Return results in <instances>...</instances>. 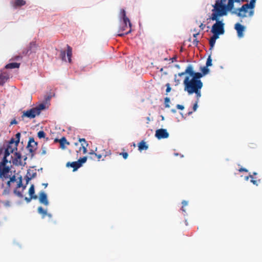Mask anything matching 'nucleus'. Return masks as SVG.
Listing matches in <instances>:
<instances>
[{"mask_svg":"<svg viewBox=\"0 0 262 262\" xmlns=\"http://www.w3.org/2000/svg\"><path fill=\"white\" fill-rule=\"evenodd\" d=\"M199 26L198 28L197 29L194 30L196 33H200L201 31H202L205 30V28H207V29H209L208 27H206L205 25H203L202 23H201L200 24H197Z\"/></svg>","mask_w":262,"mask_h":262,"instance_id":"b1692460","label":"nucleus"},{"mask_svg":"<svg viewBox=\"0 0 262 262\" xmlns=\"http://www.w3.org/2000/svg\"><path fill=\"white\" fill-rule=\"evenodd\" d=\"M214 6L215 4L213 5L211 19L212 20H215L216 23L212 26L211 33H224V24L223 21L219 20L220 18L223 16H219L216 19H213Z\"/></svg>","mask_w":262,"mask_h":262,"instance_id":"20e7f679","label":"nucleus"},{"mask_svg":"<svg viewBox=\"0 0 262 262\" xmlns=\"http://www.w3.org/2000/svg\"><path fill=\"white\" fill-rule=\"evenodd\" d=\"M7 163H8V160L7 159V157H4V158L3 159V161L2 162V164L4 166H5Z\"/></svg>","mask_w":262,"mask_h":262,"instance_id":"58836bf2","label":"nucleus"},{"mask_svg":"<svg viewBox=\"0 0 262 262\" xmlns=\"http://www.w3.org/2000/svg\"><path fill=\"white\" fill-rule=\"evenodd\" d=\"M148 147V146L146 145V142L144 141H141L138 144V149L140 151L147 150Z\"/></svg>","mask_w":262,"mask_h":262,"instance_id":"412c9836","label":"nucleus"},{"mask_svg":"<svg viewBox=\"0 0 262 262\" xmlns=\"http://www.w3.org/2000/svg\"><path fill=\"white\" fill-rule=\"evenodd\" d=\"M37 175L36 172H34L33 170H29L27 171V174L25 177V179L27 181V183L29 182L30 180L34 178Z\"/></svg>","mask_w":262,"mask_h":262,"instance_id":"2eb2a0df","label":"nucleus"},{"mask_svg":"<svg viewBox=\"0 0 262 262\" xmlns=\"http://www.w3.org/2000/svg\"><path fill=\"white\" fill-rule=\"evenodd\" d=\"M244 36V34H237V36L239 39L243 38Z\"/></svg>","mask_w":262,"mask_h":262,"instance_id":"37998d69","label":"nucleus"},{"mask_svg":"<svg viewBox=\"0 0 262 262\" xmlns=\"http://www.w3.org/2000/svg\"><path fill=\"white\" fill-rule=\"evenodd\" d=\"M253 174H254V175H256V174H257V173H256V172H253Z\"/></svg>","mask_w":262,"mask_h":262,"instance_id":"680f3d73","label":"nucleus"},{"mask_svg":"<svg viewBox=\"0 0 262 262\" xmlns=\"http://www.w3.org/2000/svg\"><path fill=\"white\" fill-rule=\"evenodd\" d=\"M15 143H16V140H15L13 138H12L10 140V142H9L8 144L14 145Z\"/></svg>","mask_w":262,"mask_h":262,"instance_id":"ea45409f","label":"nucleus"},{"mask_svg":"<svg viewBox=\"0 0 262 262\" xmlns=\"http://www.w3.org/2000/svg\"><path fill=\"white\" fill-rule=\"evenodd\" d=\"M60 145L61 148L62 149H64L66 147V145H69L70 143L67 141L66 137H62L59 140Z\"/></svg>","mask_w":262,"mask_h":262,"instance_id":"6ab92c4d","label":"nucleus"},{"mask_svg":"<svg viewBox=\"0 0 262 262\" xmlns=\"http://www.w3.org/2000/svg\"><path fill=\"white\" fill-rule=\"evenodd\" d=\"M206 66L207 67H210L212 66V59L211 56L209 55L207 59V61L206 63Z\"/></svg>","mask_w":262,"mask_h":262,"instance_id":"c85d7f7f","label":"nucleus"},{"mask_svg":"<svg viewBox=\"0 0 262 262\" xmlns=\"http://www.w3.org/2000/svg\"><path fill=\"white\" fill-rule=\"evenodd\" d=\"M163 70V68H161L160 71H162Z\"/></svg>","mask_w":262,"mask_h":262,"instance_id":"338daca9","label":"nucleus"},{"mask_svg":"<svg viewBox=\"0 0 262 262\" xmlns=\"http://www.w3.org/2000/svg\"><path fill=\"white\" fill-rule=\"evenodd\" d=\"M174 82H175V85H178L179 84V79H177V75H175V78H174Z\"/></svg>","mask_w":262,"mask_h":262,"instance_id":"a19ab883","label":"nucleus"},{"mask_svg":"<svg viewBox=\"0 0 262 262\" xmlns=\"http://www.w3.org/2000/svg\"><path fill=\"white\" fill-rule=\"evenodd\" d=\"M176 57H174L170 58V60H171V62H174V61L176 60Z\"/></svg>","mask_w":262,"mask_h":262,"instance_id":"8fccbe9b","label":"nucleus"},{"mask_svg":"<svg viewBox=\"0 0 262 262\" xmlns=\"http://www.w3.org/2000/svg\"><path fill=\"white\" fill-rule=\"evenodd\" d=\"M67 167H71L73 168V171H76L77 169L81 167V164L77 161L73 162L72 163L68 162L66 164Z\"/></svg>","mask_w":262,"mask_h":262,"instance_id":"dca6fc26","label":"nucleus"},{"mask_svg":"<svg viewBox=\"0 0 262 262\" xmlns=\"http://www.w3.org/2000/svg\"><path fill=\"white\" fill-rule=\"evenodd\" d=\"M199 99L196 98V101H195V102L193 106V111H195L197 110V108L198 107V103L199 102Z\"/></svg>","mask_w":262,"mask_h":262,"instance_id":"72a5a7b5","label":"nucleus"},{"mask_svg":"<svg viewBox=\"0 0 262 262\" xmlns=\"http://www.w3.org/2000/svg\"><path fill=\"white\" fill-rule=\"evenodd\" d=\"M87 157H83V158H80L78 160V162H79L81 164V166H82V164L84 163H85L86 161Z\"/></svg>","mask_w":262,"mask_h":262,"instance_id":"7c9ffc66","label":"nucleus"},{"mask_svg":"<svg viewBox=\"0 0 262 262\" xmlns=\"http://www.w3.org/2000/svg\"><path fill=\"white\" fill-rule=\"evenodd\" d=\"M27 148L30 152V157L33 158L37 148V143L34 141L33 137L29 138Z\"/></svg>","mask_w":262,"mask_h":262,"instance_id":"0eeeda50","label":"nucleus"},{"mask_svg":"<svg viewBox=\"0 0 262 262\" xmlns=\"http://www.w3.org/2000/svg\"><path fill=\"white\" fill-rule=\"evenodd\" d=\"M17 123V121L15 119L13 120L11 122V125H12V124H16Z\"/></svg>","mask_w":262,"mask_h":262,"instance_id":"a18cd8bd","label":"nucleus"},{"mask_svg":"<svg viewBox=\"0 0 262 262\" xmlns=\"http://www.w3.org/2000/svg\"><path fill=\"white\" fill-rule=\"evenodd\" d=\"M20 63L16 62L10 63L6 65L5 68L8 69H15L19 67Z\"/></svg>","mask_w":262,"mask_h":262,"instance_id":"4be33fe9","label":"nucleus"},{"mask_svg":"<svg viewBox=\"0 0 262 262\" xmlns=\"http://www.w3.org/2000/svg\"><path fill=\"white\" fill-rule=\"evenodd\" d=\"M45 187H47L48 186V183H43L42 184Z\"/></svg>","mask_w":262,"mask_h":262,"instance_id":"864d4df0","label":"nucleus"},{"mask_svg":"<svg viewBox=\"0 0 262 262\" xmlns=\"http://www.w3.org/2000/svg\"><path fill=\"white\" fill-rule=\"evenodd\" d=\"M20 133H18L15 135L16 138V143H15L14 145H11L8 144L7 146V148L6 149L8 151H9V152H12L15 150H17V146L18 145V143L19 142L20 140Z\"/></svg>","mask_w":262,"mask_h":262,"instance_id":"9b49d317","label":"nucleus"},{"mask_svg":"<svg viewBox=\"0 0 262 262\" xmlns=\"http://www.w3.org/2000/svg\"><path fill=\"white\" fill-rule=\"evenodd\" d=\"M166 86L167 87L166 92L167 93H169L171 91V88H170V84L168 83L166 84Z\"/></svg>","mask_w":262,"mask_h":262,"instance_id":"4c0bfd02","label":"nucleus"},{"mask_svg":"<svg viewBox=\"0 0 262 262\" xmlns=\"http://www.w3.org/2000/svg\"><path fill=\"white\" fill-rule=\"evenodd\" d=\"M182 75L189 76L190 78L195 80H201L200 78L204 76L201 73L195 72L192 65L190 64L187 66L184 72H181V76Z\"/></svg>","mask_w":262,"mask_h":262,"instance_id":"39448f33","label":"nucleus"},{"mask_svg":"<svg viewBox=\"0 0 262 262\" xmlns=\"http://www.w3.org/2000/svg\"><path fill=\"white\" fill-rule=\"evenodd\" d=\"M47 216H48V217H49L50 218H51L52 217V214H50V213H47Z\"/></svg>","mask_w":262,"mask_h":262,"instance_id":"3c124183","label":"nucleus"},{"mask_svg":"<svg viewBox=\"0 0 262 262\" xmlns=\"http://www.w3.org/2000/svg\"><path fill=\"white\" fill-rule=\"evenodd\" d=\"M81 148L82 149V150H83V154H86V152H87V149H86V147L87 146H86V144H84L83 143H81Z\"/></svg>","mask_w":262,"mask_h":262,"instance_id":"f704fd0d","label":"nucleus"},{"mask_svg":"<svg viewBox=\"0 0 262 262\" xmlns=\"http://www.w3.org/2000/svg\"><path fill=\"white\" fill-rule=\"evenodd\" d=\"M45 108V105L43 103L40 104L35 107L24 112L21 117L24 118L26 117L30 119L34 118L36 116H38L40 114L41 111Z\"/></svg>","mask_w":262,"mask_h":262,"instance_id":"7ed1b4c3","label":"nucleus"},{"mask_svg":"<svg viewBox=\"0 0 262 262\" xmlns=\"http://www.w3.org/2000/svg\"><path fill=\"white\" fill-rule=\"evenodd\" d=\"M14 181V177L10 179V181Z\"/></svg>","mask_w":262,"mask_h":262,"instance_id":"5fc2aeb1","label":"nucleus"},{"mask_svg":"<svg viewBox=\"0 0 262 262\" xmlns=\"http://www.w3.org/2000/svg\"><path fill=\"white\" fill-rule=\"evenodd\" d=\"M174 155H175V156H178V155H179V154H178V153H176V154H174Z\"/></svg>","mask_w":262,"mask_h":262,"instance_id":"bf43d9fd","label":"nucleus"},{"mask_svg":"<svg viewBox=\"0 0 262 262\" xmlns=\"http://www.w3.org/2000/svg\"><path fill=\"white\" fill-rule=\"evenodd\" d=\"M200 34H193V45H196L199 42L198 40L196 39V36L199 35Z\"/></svg>","mask_w":262,"mask_h":262,"instance_id":"473e14b6","label":"nucleus"},{"mask_svg":"<svg viewBox=\"0 0 262 262\" xmlns=\"http://www.w3.org/2000/svg\"><path fill=\"white\" fill-rule=\"evenodd\" d=\"M26 4V2L24 0H14L12 3V6L14 8H17L25 5Z\"/></svg>","mask_w":262,"mask_h":262,"instance_id":"f3484780","label":"nucleus"},{"mask_svg":"<svg viewBox=\"0 0 262 262\" xmlns=\"http://www.w3.org/2000/svg\"><path fill=\"white\" fill-rule=\"evenodd\" d=\"M10 182H11L10 181L8 182V183H7L8 185H10Z\"/></svg>","mask_w":262,"mask_h":262,"instance_id":"4d7b16f0","label":"nucleus"},{"mask_svg":"<svg viewBox=\"0 0 262 262\" xmlns=\"http://www.w3.org/2000/svg\"><path fill=\"white\" fill-rule=\"evenodd\" d=\"M185 91L189 95L194 93L196 98L200 99L201 97V89L203 87V82L201 80H195L186 76L184 80Z\"/></svg>","mask_w":262,"mask_h":262,"instance_id":"f257e3e1","label":"nucleus"},{"mask_svg":"<svg viewBox=\"0 0 262 262\" xmlns=\"http://www.w3.org/2000/svg\"><path fill=\"white\" fill-rule=\"evenodd\" d=\"M155 136L158 139L167 138L169 136V134L166 129H159L156 131Z\"/></svg>","mask_w":262,"mask_h":262,"instance_id":"f8f14e48","label":"nucleus"},{"mask_svg":"<svg viewBox=\"0 0 262 262\" xmlns=\"http://www.w3.org/2000/svg\"><path fill=\"white\" fill-rule=\"evenodd\" d=\"M79 141L81 143H82V142H84V144H86V146H88V143L86 142L85 139L84 138H80L79 139Z\"/></svg>","mask_w":262,"mask_h":262,"instance_id":"e433bc0d","label":"nucleus"},{"mask_svg":"<svg viewBox=\"0 0 262 262\" xmlns=\"http://www.w3.org/2000/svg\"><path fill=\"white\" fill-rule=\"evenodd\" d=\"M169 102H170V99L169 98L166 97L164 99V103H165V106L166 107H169V105L168 104Z\"/></svg>","mask_w":262,"mask_h":262,"instance_id":"2f4dec72","label":"nucleus"},{"mask_svg":"<svg viewBox=\"0 0 262 262\" xmlns=\"http://www.w3.org/2000/svg\"><path fill=\"white\" fill-rule=\"evenodd\" d=\"M184 106L181 105V111L183 110L184 109Z\"/></svg>","mask_w":262,"mask_h":262,"instance_id":"6e6d98bb","label":"nucleus"},{"mask_svg":"<svg viewBox=\"0 0 262 262\" xmlns=\"http://www.w3.org/2000/svg\"><path fill=\"white\" fill-rule=\"evenodd\" d=\"M120 155H121L124 159H126L128 156V153L126 152H121Z\"/></svg>","mask_w":262,"mask_h":262,"instance_id":"c9c22d12","label":"nucleus"},{"mask_svg":"<svg viewBox=\"0 0 262 262\" xmlns=\"http://www.w3.org/2000/svg\"><path fill=\"white\" fill-rule=\"evenodd\" d=\"M185 224H186V225H187V222L186 220L185 221Z\"/></svg>","mask_w":262,"mask_h":262,"instance_id":"e2e57ef3","label":"nucleus"},{"mask_svg":"<svg viewBox=\"0 0 262 262\" xmlns=\"http://www.w3.org/2000/svg\"><path fill=\"white\" fill-rule=\"evenodd\" d=\"M38 198V196L36 195H34L30 196V198L26 197L25 200L27 201V203H29L31 201L32 199L36 200Z\"/></svg>","mask_w":262,"mask_h":262,"instance_id":"bb28decb","label":"nucleus"},{"mask_svg":"<svg viewBox=\"0 0 262 262\" xmlns=\"http://www.w3.org/2000/svg\"><path fill=\"white\" fill-rule=\"evenodd\" d=\"M178 76H180V73H179V74H178Z\"/></svg>","mask_w":262,"mask_h":262,"instance_id":"69168bd1","label":"nucleus"},{"mask_svg":"<svg viewBox=\"0 0 262 262\" xmlns=\"http://www.w3.org/2000/svg\"><path fill=\"white\" fill-rule=\"evenodd\" d=\"M182 204L183 207V206H185L187 205L188 202L186 201H182Z\"/></svg>","mask_w":262,"mask_h":262,"instance_id":"c03bdc74","label":"nucleus"},{"mask_svg":"<svg viewBox=\"0 0 262 262\" xmlns=\"http://www.w3.org/2000/svg\"><path fill=\"white\" fill-rule=\"evenodd\" d=\"M27 159V156H22L19 152H16L14 154V159H13V164L16 166H24Z\"/></svg>","mask_w":262,"mask_h":262,"instance_id":"6e6552de","label":"nucleus"},{"mask_svg":"<svg viewBox=\"0 0 262 262\" xmlns=\"http://www.w3.org/2000/svg\"><path fill=\"white\" fill-rule=\"evenodd\" d=\"M9 79V74L5 71L0 72V85H3Z\"/></svg>","mask_w":262,"mask_h":262,"instance_id":"4468645a","label":"nucleus"},{"mask_svg":"<svg viewBox=\"0 0 262 262\" xmlns=\"http://www.w3.org/2000/svg\"><path fill=\"white\" fill-rule=\"evenodd\" d=\"M251 182L253 184H254V185H258L257 182V181H256V180H254L252 179V180H251Z\"/></svg>","mask_w":262,"mask_h":262,"instance_id":"49530a36","label":"nucleus"},{"mask_svg":"<svg viewBox=\"0 0 262 262\" xmlns=\"http://www.w3.org/2000/svg\"><path fill=\"white\" fill-rule=\"evenodd\" d=\"M237 33H243L245 30V27L239 23H236L234 27Z\"/></svg>","mask_w":262,"mask_h":262,"instance_id":"aec40b11","label":"nucleus"},{"mask_svg":"<svg viewBox=\"0 0 262 262\" xmlns=\"http://www.w3.org/2000/svg\"><path fill=\"white\" fill-rule=\"evenodd\" d=\"M45 136L46 134L43 130H40L37 133V136L40 139L45 138Z\"/></svg>","mask_w":262,"mask_h":262,"instance_id":"cd10ccee","label":"nucleus"},{"mask_svg":"<svg viewBox=\"0 0 262 262\" xmlns=\"http://www.w3.org/2000/svg\"><path fill=\"white\" fill-rule=\"evenodd\" d=\"M35 193L34 186L33 185H32L29 190V193L30 196L34 195Z\"/></svg>","mask_w":262,"mask_h":262,"instance_id":"a878e982","label":"nucleus"},{"mask_svg":"<svg viewBox=\"0 0 262 262\" xmlns=\"http://www.w3.org/2000/svg\"><path fill=\"white\" fill-rule=\"evenodd\" d=\"M89 154L91 155L90 158H91V159L95 160V158H97L98 161H99L100 159L103 157H106L107 156H110L111 154V152L110 150H108L107 151H105V153L103 152L102 154H98L92 151L89 152Z\"/></svg>","mask_w":262,"mask_h":262,"instance_id":"9d476101","label":"nucleus"},{"mask_svg":"<svg viewBox=\"0 0 262 262\" xmlns=\"http://www.w3.org/2000/svg\"><path fill=\"white\" fill-rule=\"evenodd\" d=\"M120 15L123 19V24L125 25L124 27L122 28L121 30L125 31L126 28H129V30L126 33H131L132 31H134V30L132 28V24L130 20L126 15V12L124 9H122L120 10Z\"/></svg>","mask_w":262,"mask_h":262,"instance_id":"423d86ee","label":"nucleus"},{"mask_svg":"<svg viewBox=\"0 0 262 262\" xmlns=\"http://www.w3.org/2000/svg\"><path fill=\"white\" fill-rule=\"evenodd\" d=\"M177 107L178 108V109H180V104H178L177 105Z\"/></svg>","mask_w":262,"mask_h":262,"instance_id":"603ef678","label":"nucleus"},{"mask_svg":"<svg viewBox=\"0 0 262 262\" xmlns=\"http://www.w3.org/2000/svg\"><path fill=\"white\" fill-rule=\"evenodd\" d=\"M239 171H247L248 170L244 168H241L239 170Z\"/></svg>","mask_w":262,"mask_h":262,"instance_id":"de8ad7c7","label":"nucleus"},{"mask_svg":"<svg viewBox=\"0 0 262 262\" xmlns=\"http://www.w3.org/2000/svg\"><path fill=\"white\" fill-rule=\"evenodd\" d=\"M47 154V148L45 146H42L41 151L39 152V154L41 156H43Z\"/></svg>","mask_w":262,"mask_h":262,"instance_id":"c756f323","label":"nucleus"},{"mask_svg":"<svg viewBox=\"0 0 262 262\" xmlns=\"http://www.w3.org/2000/svg\"><path fill=\"white\" fill-rule=\"evenodd\" d=\"M72 55V49L69 45H67V55L68 57V61L69 62H71V57ZM60 57L63 61H67L66 58V52L65 51L61 50L60 51Z\"/></svg>","mask_w":262,"mask_h":262,"instance_id":"1a4fd4ad","label":"nucleus"},{"mask_svg":"<svg viewBox=\"0 0 262 262\" xmlns=\"http://www.w3.org/2000/svg\"><path fill=\"white\" fill-rule=\"evenodd\" d=\"M208 67H207L206 66H205V67H201V71L202 72V74H203V75H206L208 73V72H209V69L208 68Z\"/></svg>","mask_w":262,"mask_h":262,"instance_id":"393cba45","label":"nucleus"},{"mask_svg":"<svg viewBox=\"0 0 262 262\" xmlns=\"http://www.w3.org/2000/svg\"><path fill=\"white\" fill-rule=\"evenodd\" d=\"M126 34H117V35L120 37H124Z\"/></svg>","mask_w":262,"mask_h":262,"instance_id":"09e8293b","label":"nucleus"},{"mask_svg":"<svg viewBox=\"0 0 262 262\" xmlns=\"http://www.w3.org/2000/svg\"><path fill=\"white\" fill-rule=\"evenodd\" d=\"M245 179L246 180H248L249 179V177H246Z\"/></svg>","mask_w":262,"mask_h":262,"instance_id":"13d9d810","label":"nucleus"},{"mask_svg":"<svg viewBox=\"0 0 262 262\" xmlns=\"http://www.w3.org/2000/svg\"><path fill=\"white\" fill-rule=\"evenodd\" d=\"M249 177H250L251 178H252V179H253V177H252V176H251V175H250Z\"/></svg>","mask_w":262,"mask_h":262,"instance_id":"0e129e2a","label":"nucleus"},{"mask_svg":"<svg viewBox=\"0 0 262 262\" xmlns=\"http://www.w3.org/2000/svg\"><path fill=\"white\" fill-rule=\"evenodd\" d=\"M11 153V152H9V151H7V150L6 149H5L4 157H7L8 156H9L10 155V154Z\"/></svg>","mask_w":262,"mask_h":262,"instance_id":"79ce46f5","label":"nucleus"},{"mask_svg":"<svg viewBox=\"0 0 262 262\" xmlns=\"http://www.w3.org/2000/svg\"><path fill=\"white\" fill-rule=\"evenodd\" d=\"M191 113H192V112H189L188 113V114L189 115L191 114Z\"/></svg>","mask_w":262,"mask_h":262,"instance_id":"052dcab7","label":"nucleus"},{"mask_svg":"<svg viewBox=\"0 0 262 262\" xmlns=\"http://www.w3.org/2000/svg\"><path fill=\"white\" fill-rule=\"evenodd\" d=\"M256 0H251L249 3L245 4L240 8L235 9L234 6L233 9L228 12L232 14H235L238 16L244 17H251L253 16L254 11V8L255 5Z\"/></svg>","mask_w":262,"mask_h":262,"instance_id":"f03ea898","label":"nucleus"},{"mask_svg":"<svg viewBox=\"0 0 262 262\" xmlns=\"http://www.w3.org/2000/svg\"><path fill=\"white\" fill-rule=\"evenodd\" d=\"M39 201L41 204H43L45 206H48L49 204L47 195L44 191H41L39 194Z\"/></svg>","mask_w":262,"mask_h":262,"instance_id":"ddd939ff","label":"nucleus"},{"mask_svg":"<svg viewBox=\"0 0 262 262\" xmlns=\"http://www.w3.org/2000/svg\"><path fill=\"white\" fill-rule=\"evenodd\" d=\"M221 34H213V36L211 37L209 40V44L211 48H213L216 40L219 38V35Z\"/></svg>","mask_w":262,"mask_h":262,"instance_id":"a211bd4d","label":"nucleus"},{"mask_svg":"<svg viewBox=\"0 0 262 262\" xmlns=\"http://www.w3.org/2000/svg\"><path fill=\"white\" fill-rule=\"evenodd\" d=\"M38 212L41 215L42 218H45L47 215V212L42 207L40 206L38 208Z\"/></svg>","mask_w":262,"mask_h":262,"instance_id":"5701e85b","label":"nucleus"}]
</instances>
